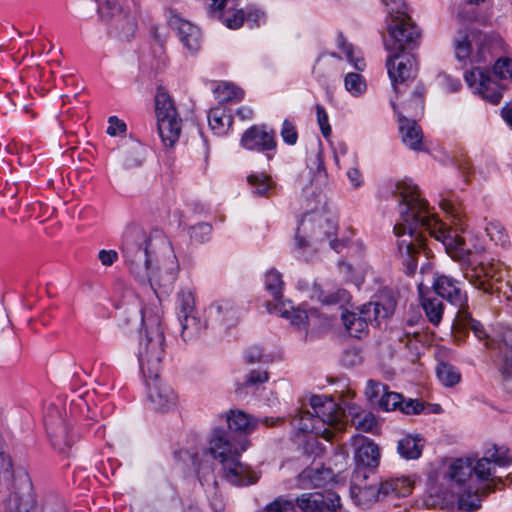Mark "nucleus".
Listing matches in <instances>:
<instances>
[{
    "instance_id": "nucleus-64",
    "label": "nucleus",
    "mask_w": 512,
    "mask_h": 512,
    "mask_svg": "<svg viewBox=\"0 0 512 512\" xmlns=\"http://www.w3.org/2000/svg\"><path fill=\"white\" fill-rule=\"evenodd\" d=\"M98 258L104 266H111L117 259L118 254L115 250H100Z\"/></svg>"
},
{
    "instance_id": "nucleus-26",
    "label": "nucleus",
    "mask_w": 512,
    "mask_h": 512,
    "mask_svg": "<svg viewBox=\"0 0 512 512\" xmlns=\"http://www.w3.org/2000/svg\"><path fill=\"white\" fill-rule=\"evenodd\" d=\"M209 126L216 134H224L231 126L232 118L222 106L211 108L208 113Z\"/></svg>"
},
{
    "instance_id": "nucleus-19",
    "label": "nucleus",
    "mask_w": 512,
    "mask_h": 512,
    "mask_svg": "<svg viewBox=\"0 0 512 512\" xmlns=\"http://www.w3.org/2000/svg\"><path fill=\"white\" fill-rule=\"evenodd\" d=\"M369 309H374V307L363 305L359 313L348 311L342 313L343 324L351 336L360 338L366 332L368 324L375 322Z\"/></svg>"
},
{
    "instance_id": "nucleus-35",
    "label": "nucleus",
    "mask_w": 512,
    "mask_h": 512,
    "mask_svg": "<svg viewBox=\"0 0 512 512\" xmlns=\"http://www.w3.org/2000/svg\"><path fill=\"white\" fill-rule=\"evenodd\" d=\"M316 512H336L341 508L340 497L333 491L316 493Z\"/></svg>"
},
{
    "instance_id": "nucleus-54",
    "label": "nucleus",
    "mask_w": 512,
    "mask_h": 512,
    "mask_svg": "<svg viewBox=\"0 0 512 512\" xmlns=\"http://www.w3.org/2000/svg\"><path fill=\"white\" fill-rule=\"evenodd\" d=\"M280 135L285 143L288 145L296 144L298 140V133L295 125L289 120H284Z\"/></svg>"
},
{
    "instance_id": "nucleus-32",
    "label": "nucleus",
    "mask_w": 512,
    "mask_h": 512,
    "mask_svg": "<svg viewBox=\"0 0 512 512\" xmlns=\"http://www.w3.org/2000/svg\"><path fill=\"white\" fill-rule=\"evenodd\" d=\"M422 307L428 320L437 325L442 320L443 315V303L436 296H426L422 298Z\"/></svg>"
},
{
    "instance_id": "nucleus-51",
    "label": "nucleus",
    "mask_w": 512,
    "mask_h": 512,
    "mask_svg": "<svg viewBox=\"0 0 512 512\" xmlns=\"http://www.w3.org/2000/svg\"><path fill=\"white\" fill-rule=\"evenodd\" d=\"M212 232V226L208 223H199L190 228V237L199 243L206 241Z\"/></svg>"
},
{
    "instance_id": "nucleus-22",
    "label": "nucleus",
    "mask_w": 512,
    "mask_h": 512,
    "mask_svg": "<svg viewBox=\"0 0 512 512\" xmlns=\"http://www.w3.org/2000/svg\"><path fill=\"white\" fill-rule=\"evenodd\" d=\"M399 116V131L403 143L413 150H420L422 145V130L415 120H410L401 113Z\"/></svg>"
},
{
    "instance_id": "nucleus-38",
    "label": "nucleus",
    "mask_w": 512,
    "mask_h": 512,
    "mask_svg": "<svg viewBox=\"0 0 512 512\" xmlns=\"http://www.w3.org/2000/svg\"><path fill=\"white\" fill-rule=\"evenodd\" d=\"M176 309L178 318L196 312L195 297L191 290L183 289L178 293Z\"/></svg>"
},
{
    "instance_id": "nucleus-62",
    "label": "nucleus",
    "mask_w": 512,
    "mask_h": 512,
    "mask_svg": "<svg viewBox=\"0 0 512 512\" xmlns=\"http://www.w3.org/2000/svg\"><path fill=\"white\" fill-rule=\"evenodd\" d=\"M245 20L250 26H260L265 23L266 16L259 9H251L245 15Z\"/></svg>"
},
{
    "instance_id": "nucleus-3",
    "label": "nucleus",
    "mask_w": 512,
    "mask_h": 512,
    "mask_svg": "<svg viewBox=\"0 0 512 512\" xmlns=\"http://www.w3.org/2000/svg\"><path fill=\"white\" fill-rule=\"evenodd\" d=\"M208 454L219 462L222 477L231 485L243 487L258 482L260 473L240 461V452L223 429L213 431L210 447L202 456L207 457Z\"/></svg>"
},
{
    "instance_id": "nucleus-1",
    "label": "nucleus",
    "mask_w": 512,
    "mask_h": 512,
    "mask_svg": "<svg viewBox=\"0 0 512 512\" xmlns=\"http://www.w3.org/2000/svg\"><path fill=\"white\" fill-rule=\"evenodd\" d=\"M121 250L130 272L140 283H149L157 297L171 291L177 278V263L161 230L147 233L141 226L130 224L123 232Z\"/></svg>"
},
{
    "instance_id": "nucleus-45",
    "label": "nucleus",
    "mask_w": 512,
    "mask_h": 512,
    "mask_svg": "<svg viewBox=\"0 0 512 512\" xmlns=\"http://www.w3.org/2000/svg\"><path fill=\"white\" fill-rule=\"evenodd\" d=\"M264 512H298L293 499L278 496L264 507Z\"/></svg>"
},
{
    "instance_id": "nucleus-59",
    "label": "nucleus",
    "mask_w": 512,
    "mask_h": 512,
    "mask_svg": "<svg viewBox=\"0 0 512 512\" xmlns=\"http://www.w3.org/2000/svg\"><path fill=\"white\" fill-rule=\"evenodd\" d=\"M245 359H246V362L249 364L269 361L268 356L264 355L262 353L261 348L256 345L249 347L245 351Z\"/></svg>"
},
{
    "instance_id": "nucleus-60",
    "label": "nucleus",
    "mask_w": 512,
    "mask_h": 512,
    "mask_svg": "<svg viewBox=\"0 0 512 512\" xmlns=\"http://www.w3.org/2000/svg\"><path fill=\"white\" fill-rule=\"evenodd\" d=\"M423 403L419 400L408 399L404 400L402 398V404L399 409L405 414H419L423 410Z\"/></svg>"
},
{
    "instance_id": "nucleus-5",
    "label": "nucleus",
    "mask_w": 512,
    "mask_h": 512,
    "mask_svg": "<svg viewBox=\"0 0 512 512\" xmlns=\"http://www.w3.org/2000/svg\"><path fill=\"white\" fill-rule=\"evenodd\" d=\"M164 333L160 319H151L144 335L140 336L137 357L143 375H156L159 373L164 357Z\"/></svg>"
},
{
    "instance_id": "nucleus-16",
    "label": "nucleus",
    "mask_w": 512,
    "mask_h": 512,
    "mask_svg": "<svg viewBox=\"0 0 512 512\" xmlns=\"http://www.w3.org/2000/svg\"><path fill=\"white\" fill-rule=\"evenodd\" d=\"M367 479L365 474L359 471L354 473L350 488L351 497L355 504L363 509L371 507L382 499L378 483H363Z\"/></svg>"
},
{
    "instance_id": "nucleus-23",
    "label": "nucleus",
    "mask_w": 512,
    "mask_h": 512,
    "mask_svg": "<svg viewBox=\"0 0 512 512\" xmlns=\"http://www.w3.org/2000/svg\"><path fill=\"white\" fill-rule=\"evenodd\" d=\"M397 300L391 290L384 289L379 293L378 300L365 304V306H373L374 309H369L372 316L375 318V323L379 324L381 319H386L391 316L396 308Z\"/></svg>"
},
{
    "instance_id": "nucleus-27",
    "label": "nucleus",
    "mask_w": 512,
    "mask_h": 512,
    "mask_svg": "<svg viewBox=\"0 0 512 512\" xmlns=\"http://www.w3.org/2000/svg\"><path fill=\"white\" fill-rule=\"evenodd\" d=\"M423 445L421 439L410 435L398 441L397 451L405 459H417L422 453Z\"/></svg>"
},
{
    "instance_id": "nucleus-61",
    "label": "nucleus",
    "mask_w": 512,
    "mask_h": 512,
    "mask_svg": "<svg viewBox=\"0 0 512 512\" xmlns=\"http://www.w3.org/2000/svg\"><path fill=\"white\" fill-rule=\"evenodd\" d=\"M268 380V373L262 370H251L245 380L246 386H252L259 383H264Z\"/></svg>"
},
{
    "instance_id": "nucleus-47",
    "label": "nucleus",
    "mask_w": 512,
    "mask_h": 512,
    "mask_svg": "<svg viewBox=\"0 0 512 512\" xmlns=\"http://www.w3.org/2000/svg\"><path fill=\"white\" fill-rule=\"evenodd\" d=\"M346 89L353 95L361 94L365 88V82L360 74L348 73L344 79Z\"/></svg>"
},
{
    "instance_id": "nucleus-44",
    "label": "nucleus",
    "mask_w": 512,
    "mask_h": 512,
    "mask_svg": "<svg viewBox=\"0 0 512 512\" xmlns=\"http://www.w3.org/2000/svg\"><path fill=\"white\" fill-rule=\"evenodd\" d=\"M500 373L504 388L507 392L512 393V347L503 355Z\"/></svg>"
},
{
    "instance_id": "nucleus-41",
    "label": "nucleus",
    "mask_w": 512,
    "mask_h": 512,
    "mask_svg": "<svg viewBox=\"0 0 512 512\" xmlns=\"http://www.w3.org/2000/svg\"><path fill=\"white\" fill-rule=\"evenodd\" d=\"M455 55L458 60H466L470 57L472 47L469 34L460 30L454 40Z\"/></svg>"
},
{
    "instance_id": "nucleus-55",
    "label": "nucleus",
    "mask_w": 512,
    "mask_h": 512,
    "mask_svg": "<svg viewBox=\"0 0 512 512\" xmlns=\"http://www.w3.org/2000/svg\"><path fill=\"white\" fill-rule=\"evenodd\" d=\"M387 387L382 383L375 380H368L366 387V396L369 400L374 401L379 399L386 392Z\"/></svg>"
},
{
    "instance_id": "nucleus-25",
    "label": "nucleus",
    "mask_w": 512,
    "mask_h": 512,
    "mask_svg": "<svg viewBox=\"0 0 512 512\" xmlns=\"http://www.w3.org/2000/svg\"><path fill=\"white\" fill-rule=\"evenodd\" d=\"M381 497H406L412 492V484L406 478L390 479L378 483Z\"/></svg>"
},
{
    "instance_id": "nucleus-13",
    "label": "nucleus",
    "mask_w": 512,
    "mask_h": 512,
    "mask_svg": "<svg viewBox=\"0 0 512 512\" xmlns=\"http://www.w3.org/2000/svg\"><path fill=\"white\" fill-rule=\"evenodd\" d=\"M512 463V454L506 447L492 445L487 448L481 459L473 465V473L480 480H488L494 473V467H506Z\"/></svg>"
},
{
    "instance_id": "nucleus-17",
    "label": "nucleus",
    "mask_w": 512,
    "mask_h": 512,
    "mask_svg": "<svg viewBox=\"0 0 512 512\" xmlns=\"http://www.w3.org/2000/svg\"><path fill=\"white\" fill-rule=\"evenodd\" d=\"M433 290L442 299L460 310L467 307V294L462 291L460 282L447 275H439L433 282Z\"/></svg>"
},
{
    "instance_id": "nucleus-31",
    "label": "nucleus",
    "mask_w": 512,
    "mask_h": 512,
    "mask_svg": "<svg viewBox=\"0 0 512 512\" xmlns=\"http://www.w3.org/2000/svg\"><path fill=\"white\" fill-rule=\"evenodd\" d=\"M178 319L181 324V334L184 341L193 339L203 329V325L197 316V312L179 317Z\"/></svg>"
},
{
    "instance_id": "nucleus-34",
    "label": "nucleus",
    "mask_w": 512,
    "mask_h": 512,
    "mask_svg": "<svg viewBox=\"0 0 512 512\" xmlns=\"http://www.w3.org/2000/svg\"><path fill=\"white\" fill-rule=\"evenodd\" d=\"M283 280L281 274L275 270H269L265 275V288L271 294L275 304H280L282 301V289H283Z\"/></svg>"
},
{
    "instance_id": "nucleus-21",
    "label": "nucleus",
    "mask_w": 512,
    "mask_h": 512,
    "mask_svg": "<svg viewBox=\"0 0 512 512\" xmlns=\"http://www.w3.org/2000/svg\"><path fill=\"white\" fill-rule=\"evenodd\" d=\"M171 25L177 32L180 41L190 52H197L199 50L201 33L198 27L181 18H174L171 21Z\"/></svg>"
},
{
    "instance_id": "nucleus-52",
    "label": "nucleus",
    "mask_w": 512,
    "mask_h": 512,
    "mask_svg": "<svg viewBox=\"0 0 512 512\" xmlns=\"http://www.w3.org/2000/svg\"><path fill=\"white\" fill-rule=\"evenodd\" d=\"M142 148L139 145H133L128 148L124 154V165L126 167H134L141 165L142 158Z\"/></svg>"
},
{
    "instance_id": "nucleus-63",
    "label": "nucleus",
    "mask_w": 512,
    "mask_h": 512,
    "mask_svg": "<svg viewBox=\"0 0 512 512\" xmlns=\"http://www.w3.org/2000/svg\"><path fill=\"white\" fill-rule=\"evenodd\" d=\"M108 123L107 133L111 136H116L126 131V124L116 116H111Z\"/></svg>"
},
{
    "instance_id": "nucleus-7",
    "label": "nucleus",
    "mask_w": 512,
    "mask_h": 512,
    "mask_svg": "<svg viewBox=\"0 0 512 512\" xmlns=\"http://www.w3.org/2000/svg\"><path fill=\"white\" fill-rule=\"evenodd\" d=\"M155 113L159 135L165 145L172 147L181 132V119L178 117L170 95L159 89L155 97Z\"/></svg>"
},
{
    "instance_id": "nucleus-33",
    "label": "nucleus",
    "mask_w": 512,
    "mask_h": 512,
    "mask_svg": "<svg viewBox=\"0 0 512 512\" xmlns=\"http://www.w3.org/2000/svg\"><path fill=\"white\" fill-rule=\"evenodd\" d=\"M247 181L252 187L253 194L257 196L267 197L274 188V183L270 176L264 173L251 174L248 176Z\"/></svg>"
},
{
    "instance_id": "nucleus-49",
    "label": "nucleus",
    "mask_w": 512,
    "mask_h": 512,
    "mask_svg": "<svg viewBox=\"0 0 512 512\" xmlns=\"http://www.w3.org/2000/svg\"><path fill=\"white\" fill-rule=\"evenodd\" d=\"M402 395L396 392H386L381 396L379 399V406L385 410H395L399 409L400 405L402 404Z\"/></svg>"
},
{
    "instance_id": "nucleus-42",
    "label": "nucleus",
    "mask_w": 512,
    "mask_h": 512,
    "mask_svg": "<svg viewBox=\"0 0 512 512\" xmlns=\"http://www.w3.org/2000/svg\"><path fill=\"white\" fill-rule=\"evenodd\" d=\"M221 22L229 29L240 28L245 21V14L242 10L229 8L219 14Z\"/></svg>"
},
{
    "instance_id": "nucleus-53",
    "label": "nucleus",
    "mask_w": 512,
    "mask_h": 512,
    "mask_svg": "<svg viewBox=\"0 0 512 512\" xmlns=\"http://www.w3.org/2000/svg\"><path fill=\"white\" fill-rule=\"evenodd\" d=\"M478 93L492 104H498L502 98L501 92L497 89V85L492 79L489 85L478 88Z\"/></svg>"
},
{
    "instance_id": "nucleus-57",
    "label": "nucleus",
    "mask_w": 512,
    "mask_h": 512,
    "mask_svg": "<svg viewBox=\"0 0 512 512\" xmlns=\"http://www.w3.org/2000/svg\"><path fill=\"white\" fill-rule=\"evenodd\" d=\"M317 122L320 126L322 135L328 138L331 134V127L328 120V114L323 106L316 105Z\"/></svg>"
},
{
    "instance_id": "nucleus-50",
    "label": "nucleus",
    "mask_w": 512,
    "mask_h": 512,
    "mask_svg": "<svg viewBox=\"0 0 512 512\" xmlns=\"http://www.w3.org/2000/svg\"><path fill=\"white\" fill-rule=\"evenodd\" d=\"M338 47L343 50L346 54L347 59L353 63L355 69L362 71L365 68V62L361 58L354 59L353 57V47L351 44H348L343 35L340 34L337 39Z\"/></svg>"
},
{
    "instance_id": "nucleus-8",
    "label": "nucleus",
    "mask_w": 512,
    "mask_h": 512,
    "mask_svg": "<svg viewBox=\"0 0 512 512\" xmlns=\"http://www.w3.org/2000/svg\"><path fill=\"white\" fill-rule=\"evenodd\" d=\"M503 267L499 261H472L464 269L465 279L476 289L491 294L494 291V284L503 278Z\"/></svg>"
},
{
    "instance_id": "nucleus-29",
    "label": "nucleus",
    "mask_w": 512,
    "mask_h": 512,
    "mask_svg": "<svg viewBox=\"0 0 512 512\" xmlns=\"http://www.w3.org/2000/svg\"><path fill=\"white\" fill-rule=\"evenodd\" d=\"M285 303L281 302L280 304H267V309L270 313L277 314L279 316L291 319L292 324L294 325H302L305 324L307 320V314L304 311L296 310L292 306L289 305L291 311H289L285 307Z\"/></svg>"
},
{
    "instance_id": "nucleus-39",
    "label": "nucleus",
    "mask_w": 512,
    "mask_h": 512,
    "mask_svg": "<svg viewBox=\"0 0 512 512\" xmlns=\"http://www.w3.org/2000/svg\"><path fill=\"white\" fill-rule=\"evenodd\" d=\"M436 373L439 381L447 387L456 385L461 379V375L457 369L444 362L438 364Z\"/></svg>"
},
{
    "instance_id": "nucleus-10",
    "label": "nucleus",
    "mask_w": 512,
    "mask_h": 512,
    "mask_svg": "<svg viewBox=\"0 0 512 512\" xmlns=\"http://www.w3.org/2000/svg\"><path fill=\"white\" fill-rule=\"evenodd\" d=\"M386 66L396 94L401 93L402 87H406L415 78L416 61L412 55L400 56L394 53L388 57Z\"/></svg>"
},
{
    "instance_id": "nucleus-18",
    "label": "nucleus",
    "mask_w": 512,
    "mask_h": 512,
    "mask_svg": "<svg viewBox=\"0 0 512 512\" xmlns=\"http://www.w3.org/2000/svg\"><path fill=\"white\" fill-rule=\"evenodd\" d=\"M241 145L248 150L269 151L275 149L277 143L273 131L254 125L243 133Z\"/></svg>"
},
{
    "instance_id": "nucleus-6",
    "label": "nucleus",
    "mask_w": 512,
    "mask_h": 512,
    "mask_svg": "<svg viewBox=\"0 0 512 512\" xmlns=\"http://www.w3.org/2000/svg\"><path fill=\"white\" fill-rule=\"evenodd\" d=\"M337 225L325 213L312 211L305 213L297 227L295 240L299 249L329 241L334 242Z\"/></svg>"
},
{
    "instance_id": "nucleus-24",
    "label": "nucleus",
    "mask_w": 512,
    "mask_h": 512,
    "mask_svg": "<svg viewBox=\"0 0 512 512\" xmlns=\"http://www.w3.org/2000/svg\"><path fill=\"white\" fill-rule=\"evenodd\" d=\"M457 496L458 507L461 511L473 512L480 508L481 499L478 494V488L468 485L466 488L455 490L451 493Z\"/></svg>"
},
{
    "instance_id": "nucleus-56",
    "label": "nucleus",
    "mask_w": 512,
    "mask_h": 512,
    "mask_svg": "<svg viewBox=\"0 0 512 512\" xmlns=\"http://www.w3.org/2000/svg\"><path fill=\"white\" fill-rule=\"evenodd\" d=\"M494 73L501 79L512 77V60L510 58H502L497 60L494 65Z\"/></svg>"
},
{
    "instance_id": "nucleus-37",
    "label": "nucleus",
    "mask_w": 512,
    "mask_h": 512,
    "mask_svg": "<svg viewBox=\"0 0 512 512\" xmlns=\"http://www.w3.org/2000/svg\"><path fill=\"white\" fill-rule=\"evenodd\" d=\"M457 317L461 325L472 330L478 339L488 338L483 325L478 320L472 318L471 314L467 311V307L457 310Z\"/></svg>"
},
{
    "instance_id": "nucleus-28",
    "label": "nucleus",
    "mask_w": 512,
    "mask_h": 512,
    "mask_svg": "<svg viewBox=\"0 0 512 512\" xmlns=\"http://www.w3.org/2000/svg\"><path fill=\"white\" fill-rule=\"evenodd\" d=\"M215 98L219 103L240 101L244 97V91L239 87L227 83H219L213 90Z\"/></svg>"
},
{
    "instance_id": "nucleus-58",
    "label": "nucleus",
    "mask_w": 512,
    "mask_h": 512,
    "mask_svg": "<svg viewBox=\"0 0 512 512\" xmlns=\"http://www.w3.org/2000/svg\"><path fill=\"white\" fill-rule=\"evenodd\" d=\"M338 407L344 411L345 413V416L343 417V427L342 428H339V429H336L337 431H342L344 430V428L346 427V424L348 422V417L350 416L351 417V423H353V420H355L356 418H359L360 415L363 413L360 411V407L357 406L356 404L354 403H346L345 404V408L341 407L339 404H338Z\"/></svg>"
},
{
    "instance_id": "nucleus-2",
    "label": "nucleus",
    "mask_w": 512,
    "mask_h": 512,
    "mask_svg": "<svg viewBox=\"0 0 512 512\" xmlns=\"http://www.w3.org/2000/svg\"><path fill=\"white\" fill-rule=\"evenodd\" d=\"M395 194L399 196L400 219L394 226L397 237L405 236L409 240L398 241V251L407 274H413L417 268V256L423 247L422 230L428 231L435 239L447 247H458L463 241L428 211V204L420 198L418 187L408 181L396 184Z\"/></svg>"
},
{
    "instance_id": "nucleus-40",
    "label": "nucleus",
    "mask_w": 512,
    "mask_h": 512,
    "mask_svg": "<svg viewBox=\"0 0 512 512\" xmlns=\"http://www.w3.org/2000/svg\"><path fill=\"white\" fill-rule=\"evenodd\" d=\"M467 84L470 87H474L478 92V88L485 87L491 83V77L489 71L482 68H474L471 71H467L464 75Z\"/></svg>"
},
{
    "instance_id": "nucleus-9",
    "label": "nucleus",
    "mask_w": 512,
    "mask_h": 512,
    "mask_svg": "<svg viewBox=\"0 0 512 512\" xmlns=\"http://www.w3.org/2000/svg\"><path fill=\"white\" fill-rule=\"evenodd\" d=\"M36 505V496L31 478L27 471L18 469L14 472L7 507L10 512H30Z\"/></svg>"
},
{
    "instance_id": "nucleus-20",
    "label": "nucleus",
    "mask_w": 512,
    "mask_h": 512,
    "mask_svg": "<svg viewBox=\"0 0 512 512\" xmlns=\"http://www.w3.org/2000/svg\"><path fill=\"white\" fill-rule=\"evenodd\" d=\"M356 449L354 459L359 466L375 468L379 464L380 451L378 446L364 436L354 438Z\"/></svg>"
},
{
    "instance_id": "nucleus-4",
    "label": "nucleus",
    "mask_w": 512,
    "mask_h": 512,
    "mask_svg": "<svg viewBox=\"0 0 512 512\" xmlns=\"http://www.w3.org/2000/svg\"><path fill=\"white\" fill-rule=\"evenodd\" d=\"M310 405L314 414L301 410L293 417L292 425L301 432L321 435L326 440L332 439L333 432L328 427L342 428L344 411L338 407V403L326 396L313 395Z\"/></svg>"
},
{
    "instance_id": "nucleus-48",
    "label": "nucleus",
    "mask_w": 512,
    "mask_h": 512,
    "mask_svg": "<svg viewBox=\"0 0 512 512\" xmlns=\"http://www.w3.org/2000/svg\"><path fill=\"white\" fill-rule=\"evenodd\" d=\"M353 426L363 432H373L377 426V420L371 412H363L359 418L353 420Z\"/></svg>"
},
{
    "instance_id": "nucleus-43",
    "label": "nucleus",
    "mask_w": 512,
    "mask_h": 512,
    "mask_svg": "<svg viewBox=\"0 0 512 512\" xmlns=\"http://www.w3.org/2000/svg\"><path fill=\"white\" fill-rule=\"evenodd\" d=\"M486 233L489 238L495 242L496 245L507 247L509 245V238L505 232L504 227L497 221H491L486 225Z\"/></svg>"
},
{
    "instance_id": "nucleus-11",
    "label": "nucleus",
    "mask_w": 512,
    "mask_h": 512,
    "mask_svg": "<svg viewBox=\"0 0 512 512\" xmlns=\"http://www.w3.org/2000/svg\"><path fill=\"white\" fill-rule=\"evenodd\" d=\"M146 379L148 400L152 409L159 412H166L177 404V395L174 390L156 375H144Z\"/></svg>"
},
{
    "instance_id": "nucleus-36",
    "label": "nucleus",
    "mask_w": 512,
    "mask_h": 512,
    "mask_svg": "<svg viewBox=\"0 0 512 512\" xmlns=\"http://www.w3.org/2000/svg\"><path fill=\"white\" fill-rule=\"evenodd\" d=\"M198 455L193 458V463L197 466V475L202 486L217 487V480L209 461L201 458L198 462Z\"/></svg>"
},
{
    "instance_id": "nucleus-30",
    "label": "nucleus",
    "mask_w": 512,
    "mask_h": 512,
    "mask_svg": "<svg viewBox=\"0 0 512 512\" xmlns=\"http://www.w3.org/2000/svg\"><path fill=\"white\" fill-rule=\"evenodd\" d=\"M227 423L229 430L235 432L249 433L255 427V423L242 411H231L227 415Z\"/></svg>"
},
{
    "instance_id": "nucleus-46",
    "label": "nucleus",
    "mask_w": 512,
    "mask_h": 512,
    "mask_svg": "<svg viewBox=\"0 0 512 512\" xmlns=\"http://www.w3.org/2000/svg\"><path fill=\"white\" fill-rule=\"evenodd\" d=\"M316 493H303L294 501L298 512H316Z\"/></svg>"
},
{
    "instance_id": "nucleus-15",
    "label": "nucleus",
    "mask_w": 512,
    "mask_h": 512,
    "mask_svg": "<svg viewBox=\"0 0 512 512\" xmlns=\"http://www.w3.org/2000/svg\"><path fill=\"white\" fill-rule=\"evenodd\" d=\"M473 463L470 459H456L443 474V485L452 493L472 485Z\"/></svg>"
},
{
    "instance_id": "nucleus-12",
    "label": "nucleus",
    "mask_w": 512,
    "mask_h": 512,
    "mask_svg": "<svg viewBox=\"0 0 512 512\" xmlns=\"http://www.w3.org/2000/svg\"><path fill=\"white\" fill-rule=\"evenodd\" d=\"M240 319L238 306L231 299H218L206 309V326L230 328Z\"/></svg>"
},
{
    "instance_id": "nucleus-14",
    "label": "nucleus",
    "mask_w": 512,
    "mask_h": 512,
    "mask_svg": "<svg viewBox=\"0 0 512 512\" xmlns=\"http://www.w3.org/2000/svg\"><path fill=\"white\" fill-rule=\"evenodd\" d=\"M394 22L395 24L389 28V33L398 44L397 53L413 48L420 37V33L411 18L402 10L400 13H396Z\"/></svg>"
}]
</instances>
